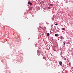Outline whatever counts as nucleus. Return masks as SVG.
<instances>
[{
    "mask_svg": "<svg viewBox=\"0 0 73 73\" xmlns=\"http://www.w3.org/2000/svg\"><path fill=\"white\" fill-rule=\"evenodd\" d=\"M59 63L60 65H62V62L61 61H60Z\"/></svg>",
    "mask_w": 73,
    "mask_h": 73,
    "instance_id": "f257e3e1",
    "label": "nucleus"
},
{
    "mask_svg": "<svg viewBox=\"0 0 73 73\" xmlns=\"http://www.w3.org/2000/svg\"><path fill=\"white\" fill-rule=\"evenodd\" d=\"M28 4H30V5H32V3H31V2H29Z\"/></svg>",
    "mask_w": 73,
    "mask_h": 73,
    "instance_id": "f03ea898",
    "label": "nucleus"
},
{
    "mask_svg": "<svg viewBox=\"0 0 73 73\" xmlns=\"http://www.w3.org/2000/svg\"><path fill=\"white\" fill-rule=\"evenodd\" d=\"M62 29L63 31H65V29L64 28H62Z\"/></svg>",
    "mask_w": 73,
    "mask_h": 73,
    "instance_id": "7ed1b4c3",
    "label": "nucleus"
},
{
    "mask_svg": "<svg viewBox=\"0 0 73 73\" xmlns=\"http://www.w3.org/2000/svg\"><path fill=\"white\" fill-rule=\"evenodd\" d=\"M60 37L61 39H62V38H63V37H62V36H60Z\"/></svg>",
    "mask_w": 73,
    "mask_h": 73,
    "instance_id": "20e7f679",
    "label": "nucleus"
},
{
    "mask_svg": "<svg viewBox=\"0 0 73 73\" xmlns=\"http://www.w3.org/2000/svg\"><path fill=\"white\" fill-rule=\"evenodd\" d=\"M49 33H47V36H49Z\"/></svg>",
    "mask_w": 73,
    "mask_h": 73,
    "instance_id": "39448f33",
    "label": "nucleus"
},
{
    "mask_svg": "<svg viewBox=\"0 0 73 73\" xmlns=\"http://www.w3.org/2000/svg\"><path fill=\"white\" fill-rule=\"evenodd\" d=\"M43 59H46V57L44 56L43 57Z\"/></svg>",
    "mask_w": 73,
    "mask_h": 73,
    "instance_id": "423d86ee",
    "label": "nucleus"
},
{
    "mask_svg": "<svg viewBox=\"0 0 73 73\" xmlns=\"http://www.w3.org/2000/svg\"><path fill=\"white\" fill-rule=\"evenodd\" d=\"M55 36H58V34H56L55 35Z\"/></svg>",
    "mask_w": 73,
    "mask_h": 73,
    "instance_id": "0eeeda50",
    "label": "nucleus"
},
{
    "mask_svg": "<svg viewBox=\"0 0 73 73\" xmlns=\"http://www.w3.org/2000/svg\"><path fill=\"white\" fill-rule=\"evenodd\" d=\"M63 43H64V45H65V42H64Z\"/></svg>",
    "mask_w": 73,
    "mask_h": 73,
    "instance_id": "6e6552de",
    "label": "nucleus"
},
{
    "mask_svg": "<svg viewBox=\"0 0 73 73\" xmlns=\"http://www.w3.org/2000/svg\"><path fill=\"white\" fill-rule=\"evenodd\" d=\"M55 25H58V24L57 23H56L55 24Z\"/></svg>",
    "mask_w": 73,
    "mask_h": 73,
    "instance_id": "1a4fd4ad",
    "label": "nucleus"
},
{
    "mask_svg": "<svg viewBox=\"0 0 73 73\" xmlns=\"http://www.w3.org/2000/svg\"><path fill=\"white\" fill-rule=\"evenodd\" d=\"M64 60H66V58H64Z\"/></svg>",
    "mask_w": 73,
    "mask_h": 73,
    "instance_id": "9d476101",
    "label": "nucleus"
}]
</instances>
